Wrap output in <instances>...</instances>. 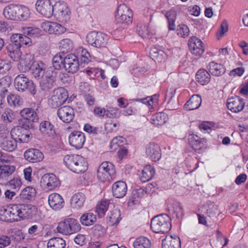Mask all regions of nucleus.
Listing matches in <instances>:
<instances>
[{
	"instance_id": "obj_1",
	"label": "nucleus",
	"mask_w": 248,
	"mask_h": 248,
	"mask_svg": "<svg viewBox=\"0 0 248 248\" xmlns=\"http://www.w3.org/2000/svg\"><path fill=\"white\" fill-rule=\"evenodd\" d=\"M63 163L69 170L77 173L84 172L88 168L86 160L78 155H65L63 157Z\"/></svg>"
},
{
	"instance_id": "obj_2",
	"label": "nucleus",
	"mask_w": 248,
	"mask_h": 248,
	"mask_svg": "<svg viewBox=\"0 0 248 248\" xmlns=\"http://www.w3.org/2000/svg\"><path fill=\"white\" fill-rule=\"evenodd\" d=\"M170 228V219L167 214L157 215L151 220V228L155 233L167 232Z\"/></svg>"
},
{
	"instance_id": "obj_3",
	"label": "nucleus",
	"mask_w": 248,
	"mask_h": 248,
	"mask_svg": "<svg viewBox=\"0 0 248 248\" xmlns=\"http://www.w3.org/2000/svg\"><path fill=\"white\" fill-rule=\"evenodd\" d=\"M80 229L78 221L73 218H68L59 222L57 228L59 232L65 235L77 232Z\"/></svg>"
},
{
	"instance_id": "obj_4",
	"label": "nucleus",
	"mask_w": 248,
	"mask_h": 248,
	"mask_svg": "<svg viewBox=\"0 0 248 248\" xmlns=\"http://www.w3.org/2000/svg\"><path fill=\"white\" fill-rule=\"evenodd\" d=\"M14 86L19 92H23L27 90L32 95L36 93V89L34 84L24 75L20 74L17 76L14 80Z\"/></svg>"
},
{
	"instance_id": "obj_5",
	"label": "nucleus",
	"mask_w": 248,
	"mask_h": 248,
	"mask_svg": "<svg viewBox=\"0 0 248 248\" xmlns=\"http://www.w3.org/2000/svg\"><path fill=\"white\" fill-rule=\"evenodd\" d=\"M20 114L22 117L18 120L21 125H24L25 128H33V123L38 121V116L36 111L31 108H25L21 110Z\"/></svg>"
},
{
	"instance_id": "obj_6",
	"label": "nucleus",
	"mask_w": 248,
	"mask_h": 248,
	"mask_svg": "<svg viewBox=\"0 0 248 248\" xmlns=\"http://www.w3.org/2000/svg\"><path fill=\"white\" fill-rule=\"evenodd\" d=\"M114 165L109 162H103L98 167L97 171L98 179L102 182L109 181L110 178L115 174Z\"/></svg>"
},
{
	"instance_id": "obj_7",
	"label": "nucleus",
	"mask_w": 248,
	"mask_h": 248,
	"mask_svg": "<svg viewBox=\"0 0 248 248\" xmlns=\"http://www.w3.org/2000/svg\"><path fill=\"white\" fill-rule=\"evenodd\" d=\"M31 128H25L24 125H21L15 127L11 131V137L16 142H28L31 137V133L28 131Z\"/></svg>"
},
{
	"instance_id": "obj_8",
	"label": "nucleus",
	"mask_w": 248,
	"mask_h": 248,
	"mask_svg": "<svg viewBox=\"0 0 248 248\" xmlns=\"http://www.w3.org/2000/svg\"><path fill=\"white\" fill-rule=\"evenodd\" d=\"M56 76V72L53 70V68H48L40 81V89L45 92L51 89L55 84Z\"/></svg>"
},
{
	"instance_id": "obj_9",
	"label": "nucleus",
	"mask_w": 248,
	"mask_h": 248,
	"mask_svg": "<svg viewBox=\"0 0 248 248\" xmlns=\"http://www.w3.org/2000/svg\"><path fill=\"white\" fill-rule=\"evenodd\" d=\"M132 11L125 4H120L117 8L115 18L117 22L127 25L132 22Z\"/></svg>"
},
{
	"instance_id": "obj_10",
	"label": "nucleus",
	"mask_w": 248,
	"mask_h": 248,
	"mask_svg": "<svg viewBox=\"0 0 248 248\" xmlns=\"http://www.w3.org/2000/svg\"><path fill=\"white\" fill-rule=\"evenodd\" d=\"M86 40L92 46L100 48L105 46L107 39L106 35L102 32L92 31L87 34Z\"/></svg>"
},
{
	"instance_id": "obj_11",
	"label": "nucleus",
	"mask_w": 248,
	"mask_h": 248,
	"mask_svg": "<svg viewBox=\"0 0 248 248\" xmlns=\"http://www.w3.org/2000/svg\"><path fill=\"white\" fill-rule=\"evenodd\" d=\"M67 97V92L63 88H58L54 90L49 103L52 108H56L64 103Z\"/></svg>"
},
{
	"instance_id": "obj_12",
	"label": "nucleus",
	"mask_w": 248,
	"mask_h": 248,
	"mask_svg": "<svg viewBox=\"0 0 248 248\" xmlns=\"http://www.w3.org/2000/svg\"><path fill=\"white\" fill-rule=\"evenodd\" d=\"M18 221L21 219L31 217L36 212V206L30 204H15Z\"/></svg>"
},
{
	"instance_id": "obj_13",
	"label": "nucleus",
	"mask_w": 248,
	"mask_h": 248,
	"mask_svg": "<svg viewBox=\"0 0 248 248\" xmlns=\"http://www.w3.org/2000/svg\"><path fill=\"white\" fill-rule=\"evenodd\" d=\"M15 205L13 204L7 207H1L0 208V220L7 222L18 221L17 212Z\"/></svg>"
},
{
	"instance_id": "obj_14",
	"label": "nucleus",
	"mask_w": 248,
	"mask_h": 248,
	"mask_svg": "<svg viewBox=\"0 0 248 248\" xmlns=\"http://www.w3.org/2000/svg\"><path fill=\"white\" fill-rule=\"evenodd\" d=\"M54 15L62 22H67L70 18V11L65 3H57L54 5Z\"/></svg>"
},
{
	"instance_id": "obj_15",
	"label": "nucleus",
	"mask_w": 248,
	"mask_h": 248,
	"mask_svg": "<svg viewBox=\"0 0 248 248\" xmlns=\"http://www.w3.org/2000/svg\"><path fill=\"white\" fill-rule=\"evenodd\" d=\"M36 10L43 16L49 18L54 12V6L49 0H38L36 3Z\"/></svg>"
},
{
	"instance_id": "obj_16",
	"label": "nucleus",
	"mask_w": 248,
	"mask_h": 248,
	"mask_svg": "<svg viewBox=\"0 0 248 248\" xmlns=\"http://www.w3.org/2000/svg\"><path fill=\"white\" fill-rule=\"evenodd\" d=\"M78 57L74 54L70 53L65 56L63 67L68 73H75L79 68Z\"/></svg>"
},
{
	"instance_id": "obj_17",
	"label": "nucleus",
	"mask_w": 248,
	"mask_h": 248,
	"mask_svg": "<svg viewBox=\"0 0 248 248\" xmlns=\"http://www.w3.org/2000/svg\"><path fill=\"white\" fill-rule=\"evenodd\" d=\"M41 28L49 34H61L66 31V28L61 24L55 22L46 21L41 24Z\"/></svg>"
},
{
	"instance_id": "obj_18",
	"label": "nucleus",
	"mask_w": 248,
	"mask_h": 248,
	"mask_svg": "<svg viewBox=\"0 0 248 248\" xmlns=\"http://www.w3.org/2000/svg\"><path fill=\"white\" fill-rule=\"evenodd\" d=\"M57 115L59 119L63 122L69 123L74 118V110L70 106H63L58 109Z\"/></svg>"
},
{
	"instance_id": "obj_19",
	"label": "nucleus",
	"mask_w": 248,
	"mask_h": 248,
	"mask_svg": "<svg viewBox=\"0 0 248 248\" xmlns=\"http://www.w3.org/2000/svg\"><path fill=\"white\" fill-rule=\"evenodd\" d=\"M85 141V135L80 131H74L69 136L70 144L77 149L81 148L83 145Z\"/></svg>"
},
{
	"instance_id": "obj_20",
	"label": "nucleus",
	"mask_w": 248,
	"mask_h": 248,
	"mask_svg": "<svg viewBox=\"0 0 248 248\" xmlns=\"http://www.w3.org/2000/svg\"><path fill=\"white\" fill-rule=\"evenodd\" d=\"M15 170V167L10 164H2L0 166V184L6 185Z\"/></svg>"
},
{
	"instance_id": "obj_21",
	"label": "nucleus",
	"mask_w": 248,
	"mask_h": 248,
	"mask_svg": "<svg viewBox=\"0 0 248 248\" xmlns=\"http://www.w3.org/2000/svg\"><path fill=\"white\" fill-rule=\"evenodd\" d=\"M146 155L153 161H158L161 156L160 147L155 143H150L146 146Z\"/></svg>"
},
{
	"instance_id": "obj_22",
	"label": "nucleus",
	"mask_w": 248,
	"mask_h": 248,
	"mask_svg": "<svg viewBox=\"0 0 248 248\" xmlns=\"http://www.w3.org/2000/svg\"><path fill=\"white\" fill-rule=\"evenodd\" d=\"M41 183L48 190H53L59 184L58 179L53 174H46L41 178Z\"/></svg>"
},
{
	"instance_id": "obj_23",
	"label": "nucleus",
	"mask_w": 248,
	"mask_h": 248,
	"mask_svg": "<svg viewBox=\"0 0 248 248\" xmlns=\"http://www.w3.org/2000/svg\"><path fill=\"white\" fill-rule=\"evenodd\" d=\"M188 46L191 53L198 56H200L204 50L202 42L196 37H192L189 39Z\"/></svg>"
},
{
	"instance_id": "obj_24",
	"label": "nucleus",
	"mask_w": 248,
	"mask_h": 248,
	"mask_svg": "<svg viewBox=\"0 0 248 248\" xmlns=\"http://www.w3.org/2000/svg\"><path fill=\"white\" fill-rule=\"evenodd\" d=\"M244 106L243 100L239 96H236L228 100L227 107L232 112H239L244 108Z\"/></svg>"
},
{
	"instance_id": "obj_25",
	"label": "nucleus",
	"mask_w": 248,
	"mask_h": 248,
	"mask_svg": "<svg viewBox=\"0 0 248 248\" xmlns=\"http://www.w3.org/2000/svg\"><path fill=\"white\" fill-rule=\"evenodd\" d=\"M127 187L126 183L122 181L114 183L112 186V192L113 196L117 198L124 197L127 192Z\"/></svg>"
},
{
	"instance_id": "obj_26",
	"label": "nucleus",
	"mask_w": 248,
	"mask_h": 248,
	"mask_svg": "<svg viewBox=\"0 0 248 248\" xmlns=\"http://www.w3.org/2000/svg\"><path fill=\"white\" fill-rule=\"evenodd\" d=\"M39 130L46 137L54 138L56 136L54 126L48 121H44L40 124Z\"/></svg>"
},
{
	"instance_id": "obj_27",
	"label": "nucleus",
	"mask_w": 248,
	"mask_h": 248,
	"mask_svg": "<svg viewBox=\"0 0 248 248\" xmlns=\"http://www.w3.org/2000/svg\"><path fill=\"white\" fill-rule=\"evenodd\" d=\"M25 158L29 162L36 163L42 161L44 158L43 153L38 149H30L24 153Z\"/></svg>"
},
{
	"instance_id": "obj_28",
	"label": "nucleus",
	"mask_w": 248,
	"mask_h": 248,
	"mask_svg": "<svg viewBox=\"0 0 248 248\" xmlns=\"http://www.w3.org/2000/svg\"><path fill=\"white\" fill-rule=\"evenodd\" d=\"M48 203L50 206L55 210H58L64 206V200L58 193H53L48 197Z\"/></svg>"
},
{
	"instance_id": "obj_29",
	"label": "nucleus",
	"mask_w": 248,
	"mask_h": 248,
	"mask_svg": "<svg viewBox=\"0 0 248 248\" xmlns=\"http://www.w3.org/2000/svg\"><path fill=\"white\" fill-rule=\"evenodd\" d=\"M181 242L177 236H167L162 243V248H180Z\"/></svg>"
},
{
	"instance_id": "obj_30",
	"label": "nucleus",
	"mask_w": 248,
	"mask_h": 248,
	"mask_svg": "<svg viewBox=\"0 0 248 248\" xmlns=\"http://www.w3.org/2000/svg\"><path fill=\"white\" fill-rule=\"evenodd\" d=\"M32 75L36 78H42L46 73V65L41 61H36L30 69Z\"/></svg>"
},
{
	"instance_id": "obj_31",
	"label": "nucleus",
	"mask_w": 248,
	"mask_h": 248,
	"mask_svg": "<svg viewBox=\"0 0 248 248\" xmlns=\"http://www.w3.org/2000/svg\"><path fill=\"white\" fill-rule=\"evenodd\" d=\"M20 48L13 44H9L6 47L8 55L14 61L17 62L20 60L22 52Z\"/></svg>"
},
{
	"instance_id": "obj_32",
	"label": "nucleus",
	"mask_w": 248,
	"mask_h": 248,
	"mask_svg": "<svg viewBox=\"0 0 248 248\" xmlns=\"http://www.w3.org/2000/svg\"><path fill=\"white\" fill-rule=\"evenodd\" d=\"M30 15L29 9L23 5H16V20H26Z\"/></svg>"
},
{
	"instance_id": "obj_33",
	"label": "nucleus",
	"mask_w": 248,
	"mask_h": 248,
	"mask_svg": "<svg viewBox=\"0 0 248 248\" xmlns=\"http://www.w3.org/2000/svg\"><path fill=\"white\" fill-rule=\"evenodd\" d=\"M202 103V98L198 94L192 96L190 99L185 105V108L189 110L198 108Z\"/></svg>"
},
{
	"instance_id": "obj_34",
	"label": "nucleus",
	"mask_w": 248,
	"mask_h": 248,
	"mask_svg": "<svg viewBox=\"0 0 248 248\" xmlns=\"http://www.w3.org/2000/svg\"><path fill=\"white\" fill-rule=\"evenodd\" d=\"M121 220V213L118 209L114 208L108 214L107 222L109 225H117Z\"/></svg>"
},
{
	"instance_id": "obj_35",
	"label": "nucleus",
	"mask_w": 248,
	"mask_h": 248,
	"mask_svg": "<svg viewBox=\"0 0 248 248\" xmlns=\"http://www.w3.org/2000/svg\"><path fill=\"white\" fill-rule=\"evenodd\" d=\"M85 196L81 192L75 194L71 199V204L75 208H80L82 207L85 201Z\"/></svg>"
},
{
	"instance_id": "obj_36",
	"label": "nucleus",
	"mask_w": 248,
	"mask_h": 248,
	"mask_svg": "<svg viewBox=\"0 0 248 248\" xmlns=\"http://www.w3.org/2000/svg\"><path fill=\"white\" fill-rule=\"evenodd\" d=\"M96 221V214L92 212L83 214L80 218V223L84 226H89L93 224Z\"/></svg>"
},
{
	"instance_id": "obj_37",
	"label": "nucleus",
	"mask_w": 248,
	"mask_h": 248,
	"mask_svg": "<svg viewBox=\"0 0 248 248\" xmlns=\"http://www.w3.org/2000/svg\"><path fill=\"white\" fill-rule=\"evenodd\" d=\"M208 70L212 75L215 76L222 75L225 72V69L223 65L214 62H212L209 63Z\"/></svg>"
},
{
	"instance_id": "obj_38",
	"label": "nucleus",
	"mask_w": 248,
	"mask_h": 248,
	"mask_svg": "<svg viewBox=\"0 0 248 248\" xmlns=\"http://www.w3.org/2000/svg\"><path fill=\"white\" fill-rule=\"evenodd\" d=\"M155 173L154 168L151 165L146 166L142 170L140 180L142 183L149 181Z\"/></svg>"
},
{
	"instance_id": "obj_39",
	"label": "nucleus",
	"mask_w": 248,
	"mask_h": 248,
	"mask_svg": "<svg viewBox=\"0 0 248 248\" xmlns=\"http://www.w3.org/2000/svg\"><path fill=\"white\" fill-rule=\"evenodd\" d=\"M1 147L4 150L12 152L16 148V142L11 137L0 140Z\"/></svg>"
},
{
	"instance_id": "obj_40",
	"label": "nucleus",
	"mask_w": 248,
	"mask_h": 248,
	"mask_svg": "<svg viewBox=\"0 0 248 248\" xmlns=\"http://www.w3.org/2000/svg\"><path fill=\"white\" fill-rule=\"evenodd\" d=\"M150 55L154 61L158 62L164 61L166 57V54L164 51L155 47L151 49Z\"/></svg>"
},
{
	"instance_id": "obj_41",
	"label": "nucleus",
	"mask_w": 248,
	"mask_h": 248,
	"mask_svg": "<svg viewBox=\"0 0 248 248\" xmlns=\"http://www.w3.org/2000/svg\"><path fill=\"white\" fill-rule=\"evenodd\" d=\"M16 118V113L9 108L4 109L1 115V120L6 124L12 123Z\"/></svg>"
},
{
	"instance_id": "obj_42",
	"label": "nucleus",
	"mask_w": 248,
	"mask_h": 248,
	"mask_svg": "<svg viewBox=\"0 0 248 248\" xmlns=\"http://www.w3.org/2000/svg\"><path fill=\"white\" fill-rule=\"evenodd\" d=\"M35 195V189L31 186H28L22 190L20 198L23 201H31L34 198Z\"/></svg>"
},
{
	"instance_id": "obj_43",
	"label": "nucleus",
	"mask_w": 248,
	"mask_h": 248,
	"mask_svg": "<svg viewBox=\"0 0 248 248\" xmlns=\"http://www.w3.org/2000/svg\"><path fill=\"white\" fill-rule=\"evenodd\" d=\"M188 141L192 148L196 151L200 150L203 146L204 140L196 135H190Z\"/></svg>"
},
{
	"instance_id": "obj_44",
	"label": "nucleus",
	"mask_w": 248,
	"mask_h": 248,
	"mask_svg": "<svg viewBox=\"0 0 248 248\" xmlns=\"http://www.w3.org/2000/svg\"><path fill=\"white\" fill-rule=\"evenodd\" d=\"M197 81L202 85L208 83L210 80L209 73L204 69L199 70L196 74Z\"/></svg>"
},
{
	"instance_id": "obj_45",
	"label": "nucleus",
	"mask_w": 248,
	"mask_h": 248,
	"mask_svg": "<svg viewBox=\"0 0 248 248\" xmlns=\"http://www.w3.org/2000/svg\"><path fill=\"white\" fill-rule=\"evenodd\" d=\"M65 56L63 53H59L55 55L52 59L53 70H60L63 66Z\"/></svg>"
},
{
	"instance_id": "obj_46",
	"label": "nucleus",
	"mask_w": 248,
	"mask_h": 248,
	"mask_svg": "<svg viewBox=\"0 0 248 248\" xmlns=\"http://www.w3.org/2000/svg\"><path fill=\"white\" fill-rule=\"evenodd\" d=\"M47 246V248H64L65 242L62 238L54 237L48 241Z\"/></svg>"
},
{
	"instance_id": "obj_47",
	"label": "nucleus",
	"mask_w": 248,
	"mask_h": 248,
	"mask_svg": "<svg viewBox=\"0 0 248 248\" xmlns=\"http://www.w3.org/2000/svg\"><path fill=\"white\" fill-rule=\"evenodd\" d=\"M36 62L34 61V56L30 53L26 54L23 59L21 60L20 64L25 66L26 70H30L32 65Z\"/></svg>"
},
{
	"instance_id": "obj_48",
	"label": "nucleus",
	"mask_w": 248,
	"mask_h": 248,
	"mask_svg": "<svg viewBox=\"0 0 248 248\" xmlns=\"http://www.w3.org/2000/svg\"><path fill=\"white\" fill-rule=\"evenodd\" d=\"M168 116L164 112H159L152 116L151 120L152 123L156 125H161L167 121Z\"/></svg>"
},
{
	"instance_id": "obj_49",
	"label": "nucleus",
	"mask_w": 248,
	"mask_h": 248,
	"mask_svg": "<svg viewBox=\"0 0 248 248\" xmlns=\"http://www.w3.org/2000/svg\"><path fill=\"white\" fill-rule=\"evenodd\" d=\"M228 242L227 237L224 236L221 232L217 231V240L213 242L215 248H222L226 246Z\"/></svg>"
},
{
	"instance_id": "obj_50",
	"label": "nucleus",
	"mask_w": 248,
	"mask_h": 248,
	"mask_svg": "<svg viewBox=\"0 0 248 248\" xmlns=\"http://www.w3.org/2000/svg\"><path fill=\"white\" fill-rule=\"evenodd\" d=\"M3 14L6 18L16 20V5L11 4L5 7L3 10Z\"/></svg>"
},
{
	"instance_id": "obj_51",
	"label": "nucleus",
	"mask_w": 248,
	"mask_h": 248,
	"mask_svg": "<svg viewBox=\"0 0 248 248\" xmlns=\"http://www.w3.org/2000/svg\"><path fill=\"white\" fill-rule=\"evenodd\" d=\"M135 248H150L151 243L149 239L145 237H140L135 240L133 243Z\"/></svg>"
},
{
	"instance_id": "obj_52",
	"label": "nucleus",
	"mask_w": 248,
	"mask_h": 248,
	"mask_svg": "<svg viewBox=\"0 0 248 248\" xmlns=\"http://www.w3.org/2000/svg\"><path fill=\"white\" fill-rule=\"evenodd\" d=\"M165 16L168 19L169 30H174L175 29L174 22L176 18V12L174 10H170L166 13Z\"/></svg>"
},
{
	"instance_id": "obj_53",
	"label": "nucleus",
	"mask_w": 248,
	"mask_h": 248,
	"mask_svg": "<svg viewBox=\"0 0 248 248\" xmlns=\"http://www.w3.org/2000/svg\"><path fill=\"white\" fill-rule=\"evenodd\" d=\"M8 104L11 107H18L22 104V99L18 95L11 94L7 96V98Z\"/></svg>"
},
{
	"instance_id": "obj_54",
	"label": "nucleus",
	"mask_w": 248,
	"mask_h": 248,
	"mask_svg": "<svg viewBox=\"0 0 248 248\" xmlns=\"http://www.w3.org/2000/svg\"><path fill=\"white\" fill-rule=\"evenodd\" d=\"M108 205L109 203L108 201H102L96 205L95 212L97 213L99 217H102L104 216L105 212L108 210Z\"/></svg>"
},
{
	"instance_id": "obj_55",
	"label": "nucleus",
	"mask_w": 248,
	"mask_h": 248,
	"mask_svg": "<svg viewBox=\"0 0 248 248\" xmlns=\"http://www.w3.org/2000/svg\"><path fill=\"white\" fill-rule=\"evenodd\" d=\"M73 43L69 39H63L60 42L59 48L63 51L68 52L72 49Z\"/></svg>"
},
{
	"instance_id": "obj_56",
	"label": "nucleus",
	"mask_w": 248,
	"mask_h": 248,
	"mask_svg": "<svg viewBox=\"0 0 248 248\" xmlns=\"http://www.w3.org/2000/svg\"><path fill=\"white\" fill-rule=\"evenodd\" d=\"M10 235L13 240L20 242L25 239V235L21 230L14 229H12L10 232Z\"/></svg>"
},
{
	"instance_id": "obj_57",
	"label": "nucleus",
	"mask_w": 248,
	"mask_h": 248,
	"mask_svg": "<svg viewBox=\"0 0 248 248\" xmlns=\"http://www.w3.org/2000/svg\"><path fill=\"white\" fill-rule=\"evenodd\" d=\"M136 31L138 34L143 38L149 37V31L147 26L144 24L139 23L137 25Z\"/></svg>"
},
{
	"instance_id": "obj_58",
	"label": "nucleus",
	"mask_w": 248,
	"mask_h": 248,
	"mask_svg": "<svg viewBox=\"0 0 248 248\" xmlns=\"http://www.w3.org/2000/svg\"><path fill=\"white\" fill-rule=\"evenodd\" d=\"M125 142V139L123 137H116L112 140L110 147L111 148H114V149L116 150L117 147L123 146Z\"/></svg>"
},
{
	"instance_id": "obj_59",
	"label": "nucleus",
	"mask_w": 248,
	"mask_h": 248,
	"mask_svg": "<svg viewBox=\"0 0 248 248\" xmlns=\"http://www.w3.org/2000/svg\"><path fill=\"white\" fill-rule=\"evenodd\" d=\"M144 194V190L142 188L134 189L132 191L130 200L133 202H138Z\"/></svg>"
},
{
	"instance_id": "obj_60",
	"label": "nucleus",
	"mask_w": 248,
	"mask_h": 248,
	"mask_svg": "<svg viewBox=\"0 0 248 248\" xmlns=\"http://www.w3.org/2000/svg\"><path fill=\"white\" fill-rule=\"evenodd\" d=\"M91 61V56L88 51L85 49H82L80 53L81 65L86 64Z\"/></svg>"
},
{
	"instance_id": "obj_61",
	"label": "nucleus",
	"mask_w": 248,
	"mask_h": 248,
	"mask_svg": "<svg viewBox=\"0 0 248 248\" xmlns=\"http://www.w3.org/2000/svg\"><path fill=\"white\" fill-rule=\"evenodd\" d=\"M24 33L29 36H38L40 34V31L39 29L33 27H26L23 29Z\"/></svg>"
},
{
	"instance_id": "obj_62",
	"label": "nucleus",
	"mask_w": 248,
	"mask_h": 248,
	"mask_svg": "<svg viewBox=\"0 0 248 248\" xmlns=\"http://www.w3.org/2000/svg\"><path fill=\"white\" fill-rule=\"evenodd\" d=\"M11 68V63L6 61L0 60V74L6 73Z\"/></svg>"
},
{
	"instance_id": "obj_63",
	"label": "nucleus",
	"mask_w": 248,
	"mask_h": 248,
	"mask_svg": "<svg viewBox=\"0 0 248 248\" xmlns=\"http://www.w3.org/2000/svg\"><path fill=\"white\" fill-rule=\"evenodd\" d=\"M189 29L188 27L185 25H181L179 28L177 30V34L182 37H186L189 34Z\"/></svg>"
},
{
	"instance_id": "obj_64",
	"label": "nucleus",
	"mask_w": 248,
	"mask_h": 248,
	"mask_svg": "<svg viewBox=\"0 0 248 248\" xmlns=\"http://www.w3.org/2000/svg\"><path fill=\"white\" fill-rule=\"evenodd\" d=\"M228 31V25L226 20H224L221 23L220 29L217 32V36L218 37L222 36Z\"/></svg>"
}]
</instances>
